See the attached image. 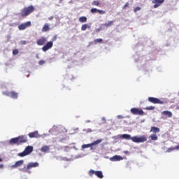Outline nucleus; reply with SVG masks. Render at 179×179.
I'll return each instance as SVG.
<instances>
[{"instance_id": "nucleus-19", "label": "nucleus", "mask_w": 179, "mask_h": 179, "mask_svg": "<svg viewBox=\"0 0 179 179\" xmlns=\"http://www.w3.org/2000/svg\"><path fill=\"white\" fill-rule=\"evenodd\" d=\"M162 115L168 116V118H171V117H173V113L169 110L162 111Z\"/></svg>"}, {"instance_id": "nucleus-39", "label": "nucleus", "mask_w": 179, "mask_h": 179, "mask_svg": "<svg viewBox=\"0 0 179 179\" xmlns=\"http://www.w3.org/2000/svg\"><path fill=\"white\" fill-rule=\"evenodd\" d=\"M0 169H3V164H0Z\"/></svg>"}, {"instance_id": "nucleus-12", "label": "nucleus", "mask_w": 179, "mask_h": 179, "mask_svg": "<svg viewBox=\"0 0 179 179\" xmlns=\"http://www.w3.org/2000/svg\"><path fill=\"white\" fill-rule=\"evenodd\" d=\"M53 45H54V43H52V41H49L42 48V50L44 52H45L48 51V50L52 48Z\"/></svg>"}, {"instance_id": "nucleus-22", "label": "nucleus", "mask_w": 179, "mask_h": 179, "mask_svg": "<svg viewBox=\"0 0 179 179\" xmlns=\"http://www.w3.org/2000/svg\"><path fill=\"white\" fill-rule=\"evenodd\" d=\"M50 151V146L48 145H44L41 148V152H43V153H47V152Z\"/></svg>"}, {"instance_id": "nucleus-27", "label": "nucleus", "mask_w": 179, "mask_h": 179, "mask_svg": "<svg viewBox=\"0 0 179 179\" xmlns=\"http://www.w3.org/2000/svg\"><path fill=\"white\" fill-rule=\"evenodd\" d=\"M150 138H151V141H157L159 138L157 137V135L153 134L150 136Z\"/></svg>"}, {"instance_id": "nucleus-4", "label": "nucleus", "mask_w": 179, "mask_h": 179, "mask_svg": "<svg viewBox=\"0 0 179 179\" xmlns=\"http://www.w3.org/2000/svg\"><path fill=\"white\" fill-rule=\"evenodd\" d=\"M31 152H33V146L28 145L22 152L18 153L17 156L20 157H24V156H28V155H30Z\"/></svg>"}, {"instance_id": "nucleus-5", "label": "nucleus", "mask_w": 179, "mask_h": 179, "mask_svg": "<svg viewBox=\"0 0 179 179\" xmlns=\"http://www.w3.org/2000/svg\"><path fill=\"white\" fill-rule=\"evenodd\" d=\"M39 164L38 162H29L27 165V167L24 166V169H22L23 171L25 173H29V170H31V169H34L36 167H38Z\"/></svg>"}, {"instance_id": "nucleus-38", "label": "nucleus", "mask_w": 179, "mask_h": 179, "mask_svg": "<svg viewBox=\"0 0 179 179\" xmlns=\"http://www.w3.org/2000/svg\"><path fill=\"white\" fill-rule=\"evenodd\" d=\"M52 19H54V17H48V20H52Z\"/></svg>"}, {"instance_id": "nucleus-43", "label": "nucleus", "mask_w": 179, "mask_h": 179, "mask_svg": "<svg viewBox=\"0 0 179 179\" xmlns=\"http://www.w3.org/2000/svg\"><path fill=\"white\" fill-rule=\"evenodd\" d=\"M59 2H62V0H59Z\"/></svg>"}, {"instance_id": "nucleus-42", "label": "nucleus", "mask_w": 179, "mask_h": 179, "mask_svg": "<svg viewBox=\"0 0 179 179\" xmlns=\"http://www.w3.org/2000/svg\"><path fill=\"white\" fill-rule=\"evenodd\" d=\"M2 162V158H0V162Z\"/></svg>"}, {"instance_id": "nucleus-18", "label": "nucleus", "mask_w": 179, "mask_h": 179, "mask_svg": "<svg viewBox=\"0 0 179 179\" xmlns=\"http://www.w3.org/2000/svg\"><path fill=\"white\" fill-rule=\"evenodd\" d=\"M92 6H99L101 7V1L100 0H94L92 2Z\"/></svg>"}, {"instance_id": "nucleus-9", "label": "nucleus", "mask_w": 179, "mask_h": 179, "mask_svg": "<svg viewBox=\"0 0 179 179\" xmlns=\"http://www.w3.org/2000/svg\"><path fill=\"white\" fill-rule=\"evenodd\" d=\"M148 101H150V103H152V104H164V101L152 96L148 97Z\"/></svg>"}, {"instance_id": "nucleus-14", "label": "nucleus", "mask_w": 179, "mask_h": 179, "mask_svg": "<svg viewBox=\"0 0 179 179\" xmlns=\"http://www.w3.org/2000/svg\"><path fill=\"white\" fill-rule=\"evenodd\" d=\"M23 163H24V160L17 161L15 164L11 166V169H17V167L23 166Z\"/></svg>"}, {"instance_id": "nucleus-24", "label": "nucleus", "mask_w": 179, "mask_h": 179, "mask_svg": "<svg viewBox=\"0 0 179 179\" xmlns=\"http://www.w3.org/2000/svg\"><path fill=\"white\" fill-rule=\"evenodd\" d=\"M18 96V94L15 91L10 92V97H11L12 99H17Z\"/></svg>"}, {"instance_id": "nucleus-35", "label": "nucleus", "mask_w": 179, "mask_h": 179, "mask_svg": "<svg viewBox=\"0 0 179 179\" xmlns=\"http://www.w3.org/2000/svg\"><path fill=\"white\" fill-rule=\"evenodd\" d=\"M39 65H44V64H45V61L44 60H41L38 62Z\"/></svg>"}, {"instance_id": "nucleus-26", "label": "nucleus", "mask_w": 179, "mask_h": 179, "mask_svg": "<svg viewBox=\"0 0 179 179\" xmlns=\"http://www.w3.org/2000/svg\"><path fill=\"white\" fill-rule=\"evenodd\" d=\"M79 22H80L81 23H85L86 22H87V17H86L85 16L80 17L79 18Z\"/></svg>"}, {"instance_id": "nucleus-23", "label": "nucleus", "mask_w": 179, "mask_h": 179, "mask_svg": "<svg viewBox=\"0 0 179 179\" xmlns=\"http://www.w3.org/2000/svg\"><path fill=\"white\" fill-rule=\"evenodd\" d=\"M179 150V145L176 147H171L166 150L167 153H171L173 150Z\"/></svg>"}, {"instance_id": "nucleus-30", "label": "nucleus", "mask_w": 179, "mask_h": 179, "mask_svg": "<svg viewBox=\"0 0 179 179\" xmlns=\"http://www.w3.org/2000/svg\"><path fill=\"white\" fill-rule=\"evenodd\" d=\"M19 54V50L15 49L13 50V55H17Z\"/></svg>"}, {"instance_id": "nucleus-17", "label": "nucleus", "mask_w": 179, "mask_h": 179, "mask_svg": "<svg viewBox=\"0 0 179 179\" xmlns=\"http://www.w3.org/2000/svg\"><path fill=\"white\" fill-rule=\"evenodd\" d=\"M28 135H29V138H40V134H38V131H37L31 132Z\"/></svg>"}, {"instance_id": "nucleus-13", "label": "nucleus", "mask_w": 179, "mask_h": 179, "mask_svg": "<svg viewBox=\"0 0 179 179\" xmlns=\"http://www.w3.org/2000/svg\"><path fill=\"white\" fill-rule=\"evenodd\" d=\"M47 43V38L44 36L41 37L36 41L37 45H44Z\"/></svg>"}, {"instance_id": "nucleus-31", "label": "nucleus", "mask_w": 179, "mask_h": 179, "mask_svg": "<svg viewBox=\"0 0 179 179\" xmlns=\"http://www.w3.org/2000/svg\"><path fill=\"white\" fill-rule=\"evenodd\" d=\"M3 94L4 96H7L8 97H10V92H3Z\"/></svg>"}, {"instance_id": "nucleus-20", "label": "nucleus", "mask_w": 179, "mask_h": 179, "mask_svg": "<svg viewBox=\"0 0 179 179\" xmlns=\"http://www.w3.org/2000/svg\"><path fill=\"white\" fill-rule=\"evenodd\" d=\"M50 31V24H45L42 28V32L45 33Z\"/></svg>"}, {"instance_id": "nucleus-33", "label": "nucleus", "mask_w": 179, "mask_h": 179, "mask_svg": "<svg viewBox=\"0 0 179 179\" xmlns=\"http://www.w3.org/2000/svg\"><path fill=\"white\" fill-rule=\"evenodd\" d=\"M145 110H155V106H148L145 108Z\"/></svg>"}, {"instance_id": "nucleus-29", "label": "nucleus", "mask_w": 179, "mask_h": 179, "mask_svg": "<svg viewBox=\"0 0 179 179\" xmlns=\"http://www.w3.org/2000/svg\"><path fill=\"white\" fill-rule=\"evenodd\" d=\"M87 29V24H83L82 27H81V30L83 31H85V30H86Z\"/></svg>"}, {"instance_id": "nucleus-37", "label": "nucleus", "mask_w": 179, "mask_h": 179, "mask_svg": "<svg viewBox=\"0 0 179 179\" xmlns=\"http://www.w3.org/2000/svg\"><path fill=\"white\" fill-rule=\"evenodd\" d=\"M57 36H53L52 41H55L57 40Z\"/></svg>"}, {"instance_id": "nucleus-44", "label": "nucleus", "mask_w": 179, "mask_h": 179, "mask_svg": "<svg viewBox=\"0 0 179 179\" xmlns=\"http://www.w3.org/2000/svg\"><path fill=\"white\" fill-rule=\"evenodd\" d=\"M178 96H179V92H178Z\"/></svg>"}, {"instance_id": "nucleus-16", "label": "nucleus", "mask_w": 179, "mask_h": 179, "mask_svg": "<svg viewBox=\"0 0 179 179\" xmlns=\"http://www.w3.org/2000/svg\"><path fill=\"white\" fill-rule=\"evenodd\" d=\"M122 159H123L122 157L120 155H115L110 158V162H120V160H122Z\"/></svg>"}, {"instance_id": "nucleus-10", "label": "nucleus", "mask_w": 179, "mask_h": 179, "mask_svg": "<svg viewBox=\"0 0 179 179\" xmlns=\"http://www.w3.org/2000/svg\"><path fill=\"white\" fill-rule=\"evenodd\" d=\"M30 26H31V22L28 21L27 22L20 24L18 26V29L19 30H26V29H27V27H30Z\"/></svg>"}, {"instance_id": "nucleus-8", "label": "nucleus", "mask_w": 179, "mask_h": 179, "mask_svg": "<svg viewBox=\"0 0 179 179\" xmlns=\"http://www.w3.org/2000/svg\"><path fill=\"white\" fill-rule=\"evenodd\" d=\"M131 113L134 115H145V112L138 108H132L131 109Z\"/></svg>"}, {"instance_id": "nucleus-6", "label": "nucleus", "mask_w": 179, "mask_h": 179, "mask_svg": "<svg viewBox=\"0 0 179 179\" xmlns=\"http://www.w3.org/2000/svg\"><path fill=\"white\" fill-rule=\"evenodd\" d=\"M93 174H95L98 178H103V172L101 171H94L93 169L90 170L89 176L90 177H93Z\"/></svg>"}, {"instance_id": "nucleus-40", "label": "nucleus", "mask_w": 179, "mask_h": 179, "mask_svg": "<svg viewBox=\"0 0 179 179\" xmlns=\"http://www.w3.org/2000/svg\"><path fill=\"white\" fill-rule=\"evenodd\" d=\"M118 117V118H122V115H119V116H117Z\"/></svg>"}, {"instance_id": "nucleus-3", "label": "nucleus", "mask_w": 179, "mask_h": 179, "mask_svg": "<svg viewBox=\"0 0 179 179\" xmlns=\"http://www.w3.org/2000/svg\"><path fill=\"white\" fill-rule=\"evenodd\" d=\"M36 10L34 6H29L27 7H24L21 10V16L22 17H26V16H29V15H31L33 12Z\"/></svg>"}, {"instance_id": "nucleus-7", "label": "nucleus", "mask_w": 179, "mask_h": 179, "mask_svg": "<svg viewBox=\"0 0 179 179\" xmlns=\"http://www.w3.org/2000/svg\"><path fill=\"white\" fill-rule=\"evenodd\" d=\"M103 140L101 139H99V140H96V141L92 143H90V144H83L82 145V148L83 149H87V148H92V146H96V145H99V143H101Z\"/></svg>"}, {"instance_id": "nucleus-36", "label": "nucleus", "mask_w": 179, "mask_h": 179, "mask_svg": "<svg viewBox=\"0 0 179 179\" xmlns=\"http://www.w3.org/2000/svg\"><path fill=\"white\" fill-rule=\"evenodd\" d=\"M20 44H22V45H24L27 44V42L26 41H21Z\"/></svg>"}, {"instance_id": "nucleus-11", "label": "nucleus", "mask_w": 179, "mask_h": 179, "mask_svg": "<svg viewBox=\"0 0 179 179\" xmlns=\"http://www.w3.org/2000/svg\"><path fill=\"white\" fill-rule=\"evenodd\" d=\"M166 0H152V3L154 4L153 8L155 9L159 8V6H161L162 3H164V1Z\"/></svg>"}, {"instance_id": "nucleus-15", "label": "nucleus", "mask_w": 179, "mask_h": 179, "mask_svg": "<svg viewBox=\"0 0 179 179\" xmlns=\"http://www.w3.org/2000/svg\"><path fill=\"white\" fill-rule=\"evenodd\" d=\"M90 12L91 13H99V15H106V11L103 10H99L97 8H92Z\"/></svg>"}, {"instance_id": "nucleus-25", "label": "nucleus", "mask_w": 179, "mask_h": 179, "mask_svg": "<svg viewBox=\"0 0 179 179\" xmlns=\"http://www.w3.org/2000/svg\"><path fill=\"white\" fill-rule=\"evenodd\" d=\"M113 24H114V21H109L103 24V26L105 27H110V26H113Z\"/></svg>"}, {"instance_id": "nucleus-21", "label": "nucleus", "mask_w": 179, "mask_h": 179, "mask_svg": "<svg viewBox=\"0 0 179 179\" xmlns=\"http://www.w3.org/2000/svg\"><path fill=\"white\" fill-rule=\"evenodd\" d=\"M150 132H153L155 134L160 132V129L156 127H152Z\"/></svg>"}, {"instance_id": "nucleus-41", "label": "nucleus", "mask_w": 179, "mask_h": 179, "mask_svg": "<svg viewBox=\"0 0 179 179\" xmlns=\"http://www.w3.org/2000/svg\"><path fill=\"white\" fill-rule=\"evenodd\" d=\"M86 122L89 123L90 122V120H87Z\"/></svg>"}, {"instance_id": "nucleus-1", "label": "nucleus", "mask_w": 179, "mask_h": 179, "mask_svg": "<svg viewBox=\"0 0 179 179\" xmlns=\"http://www.w3.org/2000/svg\"><path fill=\"white\" fill-rule=\"evenodd\" d=\"M122 138L123 139H127V141L131 140L132 141V142H134L135 143H142L148 141L146 136H141L140 137H138V136H135L131 137L130 134H123L122 135Z\"/></svg>"}, {"instance_id": "nucleus-28", "label": "nucleus", "mask_w": 179, "mask_h": 179, "mask_svg": "<svg viewBox=\"0 0 179 179\" xmlns=\"http://www.w3.org/2000/svg\"><path fill=\"white\" fill-rule=\"evenodd\" d=\"M94 42L95 43V44H97V43H103V39L102 38L94 39Z\"/></svg>"}, {"instance_id": "nucleus-32", "label": "nucleus", "mask_w": 179, "mask_h": 179, "mask_svg": "<svg viewBox=\"0 0 179 179\" xmlns=\"http://www.w3.org/2000/svg\"><path fill=\"white\" fill-rule=\"evenodd\" d=\"M127 8H129V3L127 2L125 5L122 6V9H126Z\"/></svg>"}, {"instance_id": "nucleus-2", "label": "nucleus", "mask_w": 179, "mask_h": 179, "mask_svg": "<svg viewBox=\"0 0 179 179\" xmlns=\"http://www.w3.org/2000/svg\"><path fill=\"white\" fill-rule=\"evenodd\" d=\"M27 142V136H19L17 137L11 138L10 140V145H22V143H26Z\"/></svg>"}, {"instance_id": "nucleus-34", "label": "nucleus", "mask_w": 179, "mask_h": 179, "mask_svg": "<svg viewBox=\"0 0 179 179\" xmlns=\"http://www.w3.org/2000/svg\"><path fill=\"white\" fill-rule=\"evenodd\" d=\"M141 10V7H136L134 9V12L135 13H136L138 11Z\"/></svg>"}]
</instances>
